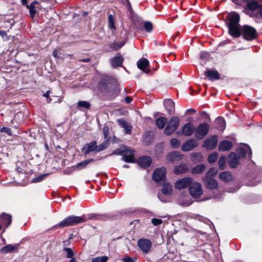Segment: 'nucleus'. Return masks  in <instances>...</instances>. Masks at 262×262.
<instances>
[{"instance_id":"1","label":"nucleus","mask_w":262,"mask_h":262,"mask_svg":"<svg viewBox=\"0 0 262 262\" xmlns=\"http://www.w3.org/2000/svg\"><path fill=\"white\" fill-rule=\"evenodd\" d=\"M239 15L235 12L228 14L226 18V24L228 28V33L235 38L239 37V29L242 27L239 25Z\"/></svg>"},{"instance_id":"2","label":"nucleus","mask_w":262,"mask_h":262,"mask_svg":"<svg viewBox=\"0 0 262 262\" xmlns=\"http://www.w3.org/2000/svg\"><path fill=\"white\" fill-rule=\"evenodd\" d=\"M239 36L248 41L253 40L258 37V33L256 30L251 26L245 25L239 29Z\"/></svg>"},{"instance_id":"3","label":"nucleus","mask_w":262,"mask_h":262,"mask_svg":"<svg viewBox=\"0 0 262 262\" xmlns=\"http://www.w3.org/2000/svg\"><path fill=\"white\" fill-rule=\"evenodd\" d=\"M86 221V219L83 217L70 215L65 218L57 225H55V227H59L63 228L66 227L75 226L79 223L85 222Z\"/></svg>"},{"instance_id":"4","label":"nucleus","mask_w":262,"mask_h":262,"mask_svg":"<svg viewBox=\"0 0 262 262\" xmlns=\"http://www.w3.org/2000/svg\"><path fill=\"white\" fill-rule=\"evenodd\" d=\"M243 6L245 5L246 9L254 12L257 10L255 13L257 17L262 18V4H259L256 0H242Z\"/></svg>"},{"instance_id":"5","label":"nucleus","mask_w":262,"mask_h":262,"mask_svg":"<svg viewBox=\"0 0 262 262\" xmlns=\"http://www.w3.org/2000/svg\"><path fill=\"white\" fill-rule=\"evenodd\" d=\"M180 119L179 117L174 116L171 117L167 122V126L164 129V133L167 136L171 135L178 128L180 124Z\"/></svg>"},{"instance_id":"6","label":"nucleus","mask_w":262,"mask_h":262,"mask_svg":"<svg viewBox=\"0 0 262 262\" xmlns=\"http://www.w3.org/2000/svg\"><path fill=\"white\" fill-rule=\"evenodd\" d=\"M210 129L209 125L204 122L200 123L194 130V137L198 140L204 139L209 133Z\"/></svg>"},{"instance_id":"7","label":"nucleus","mask_w":262,"mask_h":262,"mask_svg":"<svg viewBox=\"0 0 262 262\" xmlns=\"http://www.w3.org/2000/svg\"><path fill=\"white\" fill-rule=\"evenodd\" d=\"M190 195L194 198L199 199L203 193L202 186L200 183L193 182L190 184L189 187Z\"/></svg>"},{"instance_id":"8","label":"nucleus","mask_w":262,"mask_h":262,"mask_svg":"<svg viewBox=\"0 0 262 262\" xmlns=\"http://www.w3.org/2000/svg\"><path fill=\"white\" fill-rule=\"evenodd\" d=\"M137 245L144 254H147L151 248L152 243L148 239L142 238L138 240Z\"/></svg>"},{"instance_id":"9","label":"nucleus","mask_w":262,"mask_h":262,"mask_svg":"<svg viewBox=\"0 0 262 262\" xmlns=\"http://www.w3.org/2000/svg\"><path fill=\"white\" fill-rule=\"evenodd\" d=\"M166 169L164 167L157 168L154 170L152 174V179L156 182H159L165 178Z\"/></svg>"},{"instance_id":"10","label":"nucleus","mask_w":262,"mask_h":262,"mask_svg":"<svg viewBox=\"0 0 262 262\" xmlns=\"http://www.w3.org/2000/svg\"><path fill=\"white\" fill-rule=\"evenodd\" d=\"M217 142V136L213 135L204 140L203 146L207 149H213L216 146Z\"/></svg>"},{"instance_id":"11","label":"nucleus","mask_w":262,"mask_h":262,"mask_svg":"<svg viewBox=\"0 0 262 262\" xmlns=\"http://www.w3.org/2000/svg\"><path fill=\"white\" fill-rule=\"evenodd\" d=\"M120 92V89L117 83L110 85L107 91L105 92L110 99H113L117 96Z\"/></svg>"},{"instance_id":"12","label":"nucleus","mask_w":262,"mask_h":262,"mask_svg":"<svg viewBox=\"0 0 262 262\" xmlns=\"http://www.w3.org/2000/svg\"><path fill=\"white\" fill-rule=\"evenodd\" d=\"M192 179L190 177L182 178L175 183L174 187L177 189H181L187 187L192 183Z\"/></svg>"},{"instance_id":"13","label":"nucleus","mask_w":262,"mask_h":262,"mask_svg":"<svg viewBox=\"0 0 262 262\" xmlns=\"http://www.w3.org/2000/svg\"><path fill=\"white\" fill-rule=\"evenodd\" d=\"M97 142L93 141L84 144L81 149L82 152L84 155L86 156L91 152H96Z\"/></svg>"},{"instance_id":"14","label":"nucleus","mask_w":262,"mask_h":262,"mask_svg":"<svg viewBox=\"0 0 262 262\" xmlns=\"http://www.w3.org/2000/svg\"><path fill=\"white\" fill-rule=\"evenodd\" d=\"M244 145L246 146L247 150L244 147H241L237 148L236 152H235L237 155V157L240 160L245 157L247 152L250 158H251L252 156V150L248 144H245Z\"/></svg>"},{"instance_id":"15","label":"nucleus","mask_w":262,"mask_h":262,"mask_svg":"<svg viewBox=\"0 0 262 262\" xmlns=\"http://www.w3.org/2000/svg\"><path fill=\"white\" fill-rule=\"evenodd\" d=\"M198 146V143L193 139L188 140L182 145V150L184 151H188L193 149Z\"/></svg>"},{"instance_id":"16","label":"nucleus","mask_w":262,"mask_h":262,"mask_svg":"<svg viewBox=\"0 0 262 262\" xmlns=\"http://www.w3.org/2000/svg\"><path fill=\"white\" fill-rule=\"evenodd\" d=\"M203 180L207 189L213 190L218 187L217 182L212 178L203 177Z\"/></svg>"},{"instance_id":"17","label":"nucleus","mask_w":262,"mask_h":262,"mask_svg":"<svg viewBox=\"0 0 262 262\" xmlns=\"http://www.w3.org/2000/svg\"><path fill=\"white\" fill-rule=\"evenodd\" d=\"M228 164L231 168H235L240 164V159L237 157V155L234 152H231L229 155Z\"/></svg>"},{"instance_id":"18","label":"nucleus","mask_w":262,"mask_h":262,"mask_svg":"<svg viewBox=\"0 0 262 262\" xmlns=\"http://www.w3.org/2000/svg\"><path fill=\"white\" fill-rule=\"evenodd\" d=\"M195 128L193 124L191 122L186 123L184 125L182 128V134L187 137L190 136L194 133Z\"/></svg>"},{"instance_id":"19","label":"nucleus","mask_w":262,"mask_h":262,"mask_svg":"<svg viewBox=\"0 0 262 262\" xmlns=\"http://www.w3.org/2000/svg\"><path fill=\"white\" fill-rule=\"evenodd\" d=\"M204 75L209 80L214 81L219 80L221 78L220 74L216 70L207 69L204 73Z\"/></svg>"},{"instance_id":"20","label":"nucleus","mask_w":262,"mask_h":262,"mask_svg":"<svg viewBox=\"0 0 262 262\" xmlns=\"http://www.w3.org/2000/svg\"><path fill=\"white\" fill-rule=\"evenodd\" d=\"M137 65L138 68L143 72L146 73L150 72V70L147 69L149 66V62L147 59L142 58L139 59L137 62Z\"/></svg>"},{"instance_id":"21","label":"nucleus","mask_w":262,"mask_h":262,"mask_svg":"<svg viewBox=\"0 0 262 262\" xmlns=\"http://www.w3.org/2000/svg\"><path fill=\"white\" fill-rule=\"evenodd\" d=\"M110 77L108 76H105L103 78H102L99 83V89L102 92L105 93L107 90L108 89V88L110 87V85H108V82L110 81Z\"/></svg>"},{"instance_id":"22","label":"nucleus","mask_w":262,"mask_h":262,"mask_svg":"<svg viewBox=\"0 0 262 262\" xmlns=\"http://www.w3.org/2000/svg\"><path fill=\"white\" fill-rule=\"evenodd\" d=\"M151 162L152 160L150 157L143 156L138 159L137 163L141 167L145 168L151 165Z\"/></svg>"},{"instance_id":"23","label":"nucleus","mask_w":262,"mask_h":262,"mask_svg":"<svg viewBox=\"0 0 262 262\" xmlns=\"http://www.w3.org/2000/svg\"><path fill=\"white\" fill-rule=\"evenodd\" d=\"M165 109L169 115L174 113L175 111L174 102L170 99H165L163 101Z\"/></svg>"},{"instance_id":"24","label":"nucleus","mask_w":262,"mask_h":262,"mask_svg":"<svg viewBox=\"0 0 262 262\" xmlns=\"http://www.w3.org/2000/svg\"><path fill=\"white\" fill-rule=\"evenodd\" d=\"M12 222V216L9 214L3 213L0 215V223L7 228Z\"/></svg>"},{"instance_id":"25","label":"nucleus","mask_w":262,"mask_h":262,"mask_svg":"<svg viewBox=\"0 0 262 262\" xmlns=\"http://www.w3.org/2000/svg\"><path fill=\"white\" fill-rule=\"evenodd\" d=\"M27 8L29 10V13L32 18H33L36 14L37 9H39L40 4L37 1H34L31 4L27 6Z\"/></svg>"},{"instance_id":"26","label":"nucleus","mask_w":262,"mask_h":262,"mask_svg":"<svg viewBox=\"0 0 262 262\" xmlns=\"http://www.w3.org/2000/svg\"><path fill=\"white\" fill-rule=\"evenodd\" d=\"M124 58L118 53L117 55L111 59V63L112 67L116 68L118 67H122Z\"/></svg>"},{"instance_id":"27","label":"nucleus","mask_w":262,"mask_h":262,"mask_svg":"<svg viewBox=\"0 0 262 262\" xmlns=\"http://www.w3.org/2000/svg\"><path fill=\"white\" fill-rule=\"evenodd\" d=\"M18 244H14V245H11L9 244L8 245H6L4 247H3L0 249V253H13L15 252L18 248Z\"/></svg>"},{"instance_id":"28","label":"nucleus","mask_w":262,"mask_h":262,"mask_svg":"<svg viewBox=\"0 0 262 262\" xmlns=\"http://www.w3.org/2000/svg\"><path fill=\"white\" fill-rule=\"evenodd\" d=\"M115 215L112 214H92L90 215L89 219L105 221L109 219H113Z\"/></svg>"},{"instance_id":"29","label":"nucleus","mask_w":262,"mask_h":262,"mask_svg":"<svg viewBox=\"0 0 262 262\" xmlns=\"http://www.w3.org/2000/svg\"><path fill=\"white\" fill-rule=\"evenodd\" d=\"M183 155L180 152L178 151H173L168 154L167 156V160L171 162L179 161L182 158Z\"/></svg>"},{"instance_id":"30","label":"nucleus","mask_w":262,"mask_h":262,"mask_svg":"<svg viewBox=\"0 0 262 262\" xmlns=\"http://www.w3.org/2000/svg\"><path fill=\"white\" fill-rule=\"evenodd\" d=\"M232 143L228 140H223L220 143L219 150L221 151H228L232 147Z\"/></svg>"},{"instance_id":"31","label":"nucleus","mask_w":262,"mask_h":262,"mask_svg":"<svg viewBox=\"0 0 262 262\" xmlns=\"http://www.w3.org/2000/svg\"><path fill=\"white\" fill-rule=\"evenodd\" d=\"M130 151V147L124 145L121 146L120 148H117L116 150H115L111 154H110V156L116 155L122 156L123 157L124 154H128V153H129Z\"/></svg>"},{"instance_id":"32","label":"nucleus","mask_w":262,"mask_h":262,"mask_svg":"<svg viewBox=\"0 0 262 262\" xmlns=\"http://www.w3.org/2000/svg\"><path fill=\"white\" fill-rule=\"evenodd\" d=\"M121 160L127 163H134L135 162V156L131 148L130 152L128 154H124L121 158Z\"/></svg>"},{"instance_id":"33","label":"nucleus","mask_w":262,"mask_h":262,"mask_svg":"<svg viewBox=\"0 0 262 262\" xmlns=\"http://www.w3.org/2000/svg\"><path fill=\"white\" fill-rule=\"evenodd\" d=\"M188 170V166L185 164H181L178 166H175L173 169L174 173L179 174L186 172Z\"/></svg>"},{"instance_id":"34","label":"nucleus","mask_w":262,"mask_h":262,"mask_svg":"<svg viewBox=\"0 0 262 262\" xmlns=\"http://www.w3.org/2000/svg\"><path fill=\"white\" fill-rule=\"evenodd\" d=\"M216 128L219 130H224L225 128L226 122L224 118L219 117L215 120Z\"/></svg>"},{"instance_id":"35","label":"nucleus","mask_w":262,"mask_h":262,"mask_svg":"<svg viewBox=\"0 0 262 262\" xmlns=\"http://www.w3.org/2000/svg\"><path fill=\"white\" fill-rule=\"evenodd\" d=\"M167 122V119L163 117H159L156 120L157 126L159 129H163Z\"/></svg>"},{"instance_id":"36","label":"nucleus","mask_w":262,"mask_h":262,"mask_svg":"<svg viewBox=\"0 0 262 262\" xmlns=\"http://www.w3.org/2000/svg\"><path fill=\"white\" fill-rule=\"evenodd\" d=\"M221 180L225 182H228L232 180V177L229 172L224 171L221 172L219 175Z\"/></svg>"},{"instance_id":"37","label":"nucleus","mask_w":262,"mask_h":262,"mask_svg":"<svg viewBox=\"0 0 262 262\" xmlns=\"http://www.w3.org/2000/svg\"><path fill=\"white\" fill-rule=\"evenodd\" d=\"M172 190V186L169 183H165L164 184L162 189V194L165 195H169L171 194Z\"/></svg>"},{"instance_id":"38","label":"nucleus","mask_w":262,"mask_h":262,"mask_svg":"<svg viewBox=\"0 0 262 262\" xmlns=\"http://www.w3.org/2000/svg\"><path fill=\"white\" fill-rule=\"evenodd\" d=\"M133 24L135 28L138 30H141L143 25V22L141 18L135 17L133 19Z\"/></svg>"},{"instance_id":"39","label":"nucleus","mask_w":262,"mask_h":262,"mask_svg":"<svg viewBox=\"0 0 262 262\" xmlns=\"http://www.w3.org/2000/svg\"><path fill=\"white\" fill-rule=\"evenodd\" d=\"M109 141L108 139L104 140V141L100 144L99 145H97V148H96V153L99 152L101 151H103L105 149H106L108 146H109Z\"/></svg>"},{"instance_id":"40","label":"nucleus","mask_w":262,"mask_h":262,"mask_svg":"<svg viewBox=\"0 0 262 262\" xmlns=\"http://www.w3.org/2000/svg\"><path fill=\"white\" fill-rule=\"evenodd\" d=\"M206 166L204 164L198 165L192 169L191 172L193 174H200L205 169Z\"/></svg>"},{"instance_id":"41","label":"nucleus","mask_w":262,"mask_h":262,"mask_svg":"<svg viewBox=\"0 0 262 262\" xmlns=\"http://www.w3.org/2000/svg\"><path fill=\"white\" fill-rule=\"evenodd\" d=\"M88 165V164L86 161L84 160L82 162L77 163L76 165L72 166V168L73 169L76 168L78 170H81L86 168Z\"/></svg>"},{"instance_id":"42","label":"nucleus","mask_w":262,"mask_h":262,"mask_svg":"<svg viewBox=\"0 0 262 262\" xmlns=\"http://www.w3.org/2000/svg\"><path fill=\"white\" fill-rule=\"evenodd\" d=\"M91 107V103L89 101H79L77 103V107L84 108L86 109H90Z\"/></svg>"},{"instance_id":"43","label":"nucleus","mask_w":262,"mask_h":262,"mask_svg":"<svg viewBox=\"0 0 262 262\" xmlns=\"http://www.w3.org/2000/svg\"><path fill=\"white\" fill-rule=\"evenodd\" d=\"M217 172H218V170L216 168L211 167L207 172V173H206V174L204 177L212 178V177H213L215 174H216Z\"/></svg>"},{"instance_id":"44","label":"nucleus","mask_w":262,"mask_h":262,"mask_svg":"<svg viewBox=\"0 0 262 262\" xmlns=\"http://www.w3.org/2000/svg\"><path fill=\"white\" fill-rule=\"evenodd\" d=\"M218 158V154L216 152H214L210 154L208 158V163L210 164L215 162Z\"/></svg>"},{"instance_id":"45","label":"nucleus","mask_w":262,"mask_h":262,"mask_svg":"<svg viewBox=\"0 0 262 262\" xmlns=\"http://www.w3.org/2000/svg\"><path fill=\"white\" fill-rule=\"evenodd\" d=\"M219 168L221 170H223L226 165V156H222L218 161Z\"/></svg>"},{"instance_id":"46","label":"nucleus","mask_w":262,"mask_h":262,"mask_svg":"<svg viewBox=\"0 0 262 262\" xmlns=\"http://www.w3.org/2000/svg\"><path fill=\"white\" fill-rule=\"evenodd\" d=\"M143 26H144L145 30L147 32H151L153 29L152 24L150 21H145L143 23Z\"/></svg>"},{"instance_id":"47","label":"nucleus","mask_w":262,"mask_h":262,"mask_svg":"<svg viewBox=\"0 0 262 262\" xmlns=\"http://www.w3.org/2000/svg\"><path fill=\"white\" fill-rule=\"evenodd\" d=\"M108 25L109 27L111 29L116 30V27L115 25V18L112 14L108 15Z\"/></svg>"},{"instance_id":"48","label":"nucleus","mask_w":262,"mask_h":262,"mask_svg":"<svg viewBox=\"0 0 262 262\" xmlns=\"http://www.w3.org/2000/svg\"><path fill=\"white\" fill-rule=\"evenodd\" d=\"M191 158L193 160H197L200 161L203 159V155L201 152L192 153L191 155Z\"/></svg>"},{"instance_id":"49","label":"nucleus","mask_w":262,"mask_h":262,"mask_svg":"<svg viewBox=\"0 0 262 262\" xmlns=\"http://www.w3.org/2000/svg\"><path fill=\"white\" fill-rule=\"evenodd\" d=\"M108 259V258L106 256H99L94 258L91 262H106Z\"/></svg>"},{"instance_id":"50","label":"nucleus","mask_w":262,"mask_h":262,"mask_svg":"<svg viewBox=\"0 0 262 262\" xmlns=\"http://www.w3.org/2000/svg\"><path fill=\"white\" fill-rule=\"evenodd\" d=\"M64 251L67 252V257L68 258H72L74 257V252L71 248L64 247L63 249Z\"/></svg>"},{"instance_id":"51","label":"nucleus","mask_w":262,"mask_h":262,"mask_svg":"<svg viewBox=\"0 0 262 262\" xmlns=\"http://www.w3.org/2000/svg\"><path fill=\"white\" fill-rule=\"evenodd\" d=\"M170 145L172 148H177L180 145V142L177 138H173L170 140Z\"/></svg>"},{"instance_id":"52","label":"nucleus","mask_w":262,"mask_h":262,"mask_svg":"<svg viewBox=\"0 0 262 262\" xmlns=\"http://www.w3.org/2000/svg\"><path fill=\"white\" fill-rule=\"evenodd\" d=\"M49 174H42L32 179L33 183H38L42 181Z\"/></svg>"},{"instance_id":"53","label":"nucleus","mask_w":262,"mask_h":262,"mask_svg":"<svg viewBox=\"0 0 262 262\" xmlns=\"http://www.w3.org/2000/svg\"><path fill=\"white\" fill-rule=\"evenodd\" d=\"M0 132L6 133L9 136L12 135L11 129L8 127H3L0 129Z\"/></svg>"},{"instance_id":"54","label":"nucleus","mask_w":262,"mask_h":262,"mask_svg":"<svg viewBox=\"0 0 262 262\" xmlns=\"http://www.w3.org/2000/svg\"><path fill=\"white\" fill-rule=\"evenodd\" d=\"M125 42L124 41H122L117 43H114L111 47L115 50H118L120 49L122 47H123L124 45Z\"/></svg>"},{"instance_id":"55","label":"nucleus","mask_w":262,"mask_h":262,"mask_svg":"<svg viewBox=\"0 0 262 262\" xmlns=\"http://www.w3.org/2000/svg\"><path fill=\"white\" fill-rule=\"evenodd\" d=\"M7 80L4 78H0V89H6L7 86Z\"/></svg>"},{"instance_id":"56","label":"nucleus","mask_w":262,"mask_h":262,"mask_svg":"<svg viewBox=\"0 0 262 262\" xmlns=\"http://www.w3.org/2000/svg\"><path fill=\"white\" fill-rule=\"evenodd\" d=\"M53 55L56 59L62 58V57H61L62 54L58 49H55L53 51Z\"/></svg>"},{"instance_id":"57","label":"nucleus","mask_w":262,"mask_h":262,"mask_svg":"<svg viewBox=\"0 0 262 262\" xmlns=\"http://www.w3.org/2000/svg\"><path fill=\"white\" fill-rule=\"evenodd\" d=\"M103 132L104 135V140L108 139V138L109 135V128L107 126L105 125L103 128Z\"/></svg>"},{"instance_id":"58","label":"nucleus","mask_w":262,"mask_h":262,"mask_svg":"<svg viewBox=\"0 0 262 262\" xmlns=\"http://www.w3.org/2000/svg\"><path fill=\"white\" fill-rule=\"evenodd\" d=\"M151 223L154 226H158L162 224V221L159 219L153 218L151 219Z\"/></svg>"},{"instance_id":"59","label":"nucleus","mask_w":262,"mask_h":262,"mask_svg":"<svg viewBox=\"0 0 262 262\" xmlns=\"http://www.w3.org/2000/svg\"><path fill=\"white\" fill-rule=\"evenodd\" d=\"M0 36L2 37L3 39L5 41H7L9 39V37H8L6 31H0Z\"/></svg>"},{"instance_id":"60","label":"nucleus","mask_w":262,"mask_h":262,"mask_svg":"<svg viewBox=\"0 0 262 262\" xmlns=\"http://www.w3.org/2000/svg\"><path fill=\"white\" fill-rule=\"evenodd\" d=\"M117 121L123 128H125L127 126V122L124 120L119 119Z\"/></svg>"},{"instance_id":"61","label":"nucleus","mask_w":262,"mask_h":262,"mask_svg":"<svg viewBox=\"0 0 262 262\" xmlns=\"http://www.w3.org/2000/svg\"><path fill=\"white\" fill-rule=\"evenodd\" d=\"M123 262H136L135 260L129 256H125L122 259Z\"/></svg>"},{"instance_id":"62","label":"nucleus","mask_w":262,"mask_h":262,"mask_svg":"<svg viewBox=\"0 0 262 262\" xmlns=\"http://www.w3.org/2000/svg\"><path fill=\"white\" fill-rule=\"evenodd\" d=\"M50 91H48L46 93H45L43 96L47 98V102L48 103H50L52 101L51 98H50L49 94Z\"/></svg>"},{"instance_id":"63","label":"nucleus","mask_w":262,"mask_h":262,"mask_svg":"<svg viewBox=\"0 0 262 262\" xmlns=\"http://www.w3.org/2000/svg\"><path fill=\"white\" fill-rule=\"evenodd\" d=\"M201 114L202 115H204V118L205 119V120L208 121H210V116L205 111H203L202 113H201Z\"/></svg>"},{"instance_id":"64","label":"nucleus","mask_w":262,"mask_h":262,"mask_svg":"<svg viewBox=\"0 0 262 262\" xmlns=\"http://www.w3.org/2000/svg\"><path fill=\"white\" fill-rule=\"evenodd\" d=\"M125 129V132L127 134H130L132 133V127L129 126L128 124L125 128H124Z\"/></svg>"}]
</instances>
